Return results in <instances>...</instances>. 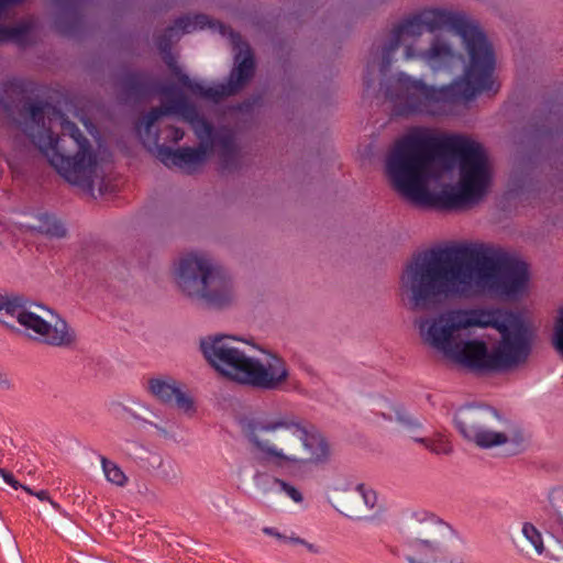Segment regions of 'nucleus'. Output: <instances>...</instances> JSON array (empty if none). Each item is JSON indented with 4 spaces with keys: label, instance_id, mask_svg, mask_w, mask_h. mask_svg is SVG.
<instances>
[{
    "label": "nucleus",
    "instance_id": "nucleus-36",
    "mask_svg": "<svg viewBox=\"0 0 563 563\" xmlns=\"http://www.w3.org/2000/svg\"><path fill=\"white\" fill-rule=\"evenodd\" d=\"M0 477L3 479V482L8 485H10L13 488H18L19 482L14 478L13 474L9 471H5L4 468H0Z\"/></svg>",
    "mask_w": 563,
    "mask_h": 563
},
{
    "label": "nucleus",
    "instance_id": "nucleus-34",
    "mask_svg": "<svg viewBox=\"0 0 563 563\" xmlns=\"http://www.w3.org/2000/svg\"><path fill=\"white\" fill-rule=\"evenodd\" d=\"M165 134H166L165 139L169 142H174V143H177L178 141H180L185 135V133L181 129L174 126V125L168 126L165 130Z\"/></svg>",
    "mask_w": 563,
    "mask_h": 563
},
{
    "label": "nucleus",
    "instance_id": "nucleus-5",
    "mask_svg": "<svg viewBox=\"0 0 563 563\" xmlns=\"http://www.w3.org/2000/svg\"><path fill=\"white\" fill-rule=\"evenodd\" d=\"M426 30H450L459 35L468 55L464 74L452 82L429 85L399 71L383 85L393 112L400 117L442 118L454 113L459 102H470L483 92H496L495 55L478 25L461 11L430 8L419 12Z\"/></svg>",
    "mask_w": 563,
    "mask_h": 563
},
{
    "label": "nucleus",
    "instance_id": "nucleus-1",
    "mask_svg": "<svg viewBox=\"0 0 563 563\" xmlns=\"http://www.w3.org/2000/svg\"><path fill=\"white\" fill-rule=\"evenodd\" d=\"M385 167L391 186L408 202L448 211L481 201L493 177L488 155L478 142L421 128L395 143Z\"/></svg>",
    "mask_w": 563,
    "mask_h": 563
},
{
    "label": "nucleus",
    "instance_id": "nucleus-11",
    "mask_svg": "<svg viewBox=\"0 0 563 563\" xmlns=\"http://www.w3.org/2000/svg\"><path fill=\"white\" fill-rule=\"evenodd\" d=\"M454 424L466 441L481 449L504 448L508 454L515 455L527 444L523 430L488 406L467 405L459 408Z\"/></svg>",
    "mask_w": 563,
    "mask_h": 563
},
{
    "label": "nucleus",
    "instance_id": "nucleus-43",
    "mask_svg": "<svg viewBox=\"0 0 563 563\" xmlns=\"http://www.w3.org/2000/svg\"><path fill=\"white\" fill-rule=\"evenodd\" d=\"M143 408H144L146 411L152 412V411L150 410V408H147V407H145V406H143Z\"/></svg>",
    "mask_w": 563,
    "mask_h": 563
},
{
    "label": "nucleus",
    "instance_id": "nucleus-3",
    "mask_svg": "<svg viewBox=\"0 0 563 563\" xmlns=\"http://www.w3.org/2000/svg\"><path fill=\"white\" fill-rule=\"evenodd\" d=\"M163 59L192 95L218 101L253 77V53L240 34L206 14L185 15L157 37Z\"/></svg>",
    "mask_w": 563,
    "mask_h": 563
},
{
    "label": "nucleus",
    "instance_id": "nucleus-37",
    "mask_svg": "<svg viewBox=\"0 0 563 563\" xmlns=\"http://www.w3.org/2000/svg\"><path fill=\"white\" fill-rule=\"evenodd\" d=\"M26 110L32 119H35V101H29L26 103Z\"/></svg>",
    "mask_w": 563,
    "mask_h": 563
},
{
    "label": "nucleus",
    "instance_id": "nucleus-4",
    "mask_svg": "<svg viewBox=\"0 0 563 563\" xmlns=\"http://www.w3.org/2000/svg\"><path fill=\"white\" fill-rule=\"evenodd\" d=\"M422 342L476 372H500L525 363L531 332L522 318L498 308L450 309L415 321Z\"/></svg>",
    "mask_w": 563,
    "mask_h": 563
},
{
    "label": "nucleus",
    "instance_id": "nucleus-41",
    "mask_svg": "<svg viewBox=\"0 0 563 563\" xmlns=\"http://www.w3.org/2000/svg\"><path fill=\"white\" fill-rule=\"evenodd\" d=\"M36 110H37V118H38V117H40V112H41V110H42V107H41V104H40V102H38V101H37ZM38 121H40V120L37 119V122H38Z\"/></svg>",
    "mask_w": 563,
    "mask_h": 563
},
{
    "label": "nucleus",
    "instance_id": "nucleus-7",
    "mask_svg": "<svg viewBox=\"0 0 563 563\" xmlns=\"http://www.w3.org/2000/svg\"><path fill=\"white\" fill-rule=\"evenodd\" d=\"M253 451L267 464L290 472L325 463L330 448L301 419L278 410L260 411L239 421Z\"/></svg>",
    "mask_w": 563,
    "mask_h": 563
},
{
    "label": "nucleus",
    "instance_id": "nucleus-35",
    "mask_svg": "<svg viewBox=\"0 0 563 563\" xmlns=\"http://www.w3.org/2000/svg\"><path fill=\"white\" fill-rule=\"evenodd\" d=\"M263 532L267 536H271V537H274L276 538L277 540H279L280 542L283 543H290L289 542V537L290 536H287L285 533H280L278 530H276L275 528H271V527H265L263 529Z\"/></svg>",
    "mask_w": 563,
    "mask_h": 563
},
{
    "label": "nucleus",
    "instance_id": "nucleus-32",
    "mask_svg": "<svg viewBox=\"0 0 563 563\" xmlns=\"http://www.w3.org/2000/svg\"><path fill=\"white\" fill-rule=\"evenodd\" d=\"M37 500L43 504V510L48 512L49 509L53 511L59 510V506L51 499L48 496V493L46 490H38L37 492Z\"/></svg>",
    "mask_w": 563,
    "mask_h": 563
},
{
    "label": "nucleus",
    "instance_id": "nucleus-30",
    "mask_svg": "<svg viewBox=\"0 0 563 563\" xmlns=\"http://www.w3.org/2000/svg\"><path fill=\"white\" fill-rule=\"evenodd\" d=\"M553 342L555 349L563 355V309L561 310L560 318L554 329Z\"/></svg>",
    "mask_w": 563,
    "mask_h": 563
},
{
    "label": "nucleus",
    "instance_id": "nucleus-6",
    "mask_svg": "<svg viewBox=\"0 0 563 563\" xmlns=\"http://www.w3.org/2000/svg\"><path fill=\"white\" fill-rule=\"evenodd\" d=\"M158 92L166 102L152 109L136 130L144 146L155 151L165 166L192 173L214 146L223 169L240 166L241 154L232 132L220 131L213 135L212 125L183 93H176L174 85H162Z\"/></svg>",
    "mask_w": 563,
    "mask_h": 563
},
{
    "label": "nucleus",
    "instance_id": "nucleus-17",
    "mask_svg": "<svg viewBox=\"0 0 563 563\" xmlns=\"http://www.w3.org/2000/svg\"><path fill=\"white\" fill-rule=\"evenodd\" d=\"M150 393L166 405H174L184 412L194 410L192 398L183 389V384L170 376L148 379Z\"/></svg>",
    "mask_w": 563,
    "mask_h": 563
},
{
    "label": "nucleus",
    "instance_id": "nucleus-29",
    "mask_svg": "<svg viewBox=\"0 0 563 563\" xmlns=\"http://www.w3.org/2000/svg\"><path fill=\"white\" fill-rule=\"evenodd\" d=\"M125 85L130 90H134L140 93H144L150 90L145 76L139 73L129 75L125 78Z\"/></svg>",
    "mask_w": 563,
    "mask_h": 563
},
{
    "label": "nucleus",
    "instance_id": "nucleus-9",
    "mask_svg": "<svg viewBox=\"0 0 563 563\" xmlns=\"http://www.w3.org/2000/svg\"><path fill=\"white\" fill-rule=\"evenodd\" d=\"M179 291L192 302L212 310H224L239 299L233 275L206 253H189L174 267Z\"/></svg>",
    "mask_w": 563,
    "mask_h": 563
},
{
    "label": "nucleus",
    "instance_id": "nucleus-13",
    "mask_svg": "<svg viewBox=\"0 0 563 563\" xmlns=\"http://www.w3.org/2000/svg\"><path fill=\"white\" fill-rule=\"evenodd\" d=\"M32 301L20 294H0V322L32 339L27 332L35 331V313L30 311Z\"/></svg>",
    "mask_w": 563,
    "mask_h": 563
},
{
    "label": "nucleus",
    "instance_id": "nucleus-19",
    "mask_svg": "<svg viewBox=\"0 0 563 563\" xmlns=\"http://www.w3.org/2000/svg\"><path fill=\"white\" fill-rule=\"evenodd\" d=\"M24 0H0V14L7 9L16 5ZM31 31L30 23H19L12 27H5L0 25V43L14 42L18 44L24 43Z\"/></svg>",
    "mask_w": 563,
    "mask_h": 563
},
{
    "label": "nucleus",
    "instance_id": "nucleus-8",
    "mask_svg": "<svg viewBox=\"0 0 563 563\" xmlns=\"http://www.w3.org/2000/svg\"><path fill=\"white\" fill-rule=\"evenodd\" d=\"M238 341L225 334L207 335L199 340V350L218 373L242 385L276 390L288 380L289 368L279 354L260 349V355H249Z\"/></svg>",
    "mask_w": 563,
    "mask_h": 563
},
{
    "label": "nucleus",
    "instance_id": "nucleus-14",
    "mask_svg": "<svg viewBox=\"0 0 563 563\" xmlns=\"http://www.w3.org/2000/svg\"><path fill=\"white\" fill-rule=\"evenodd\" d=\"M454 538L452 528L434 515L417 511L407 527V540L430 543V545H448Z\"/></svg>",
    "mask_w": 563,
    "mask_h": 563
},
{
    "label": "nucleus",
    "instance_id": "nucleus-38",
    "mask_svg": "<svg viewBox=\"0 0 563 563\" xmlns=\"http://www.w3.org/2000/svg\"><path fill=\"white\" fill-rule=\"evenodd\" d=\"M0 387L1 388H8L9 387V380L8 378L0 373Z\"/></svg>",
    "mask_w": 563,
    "mask_h": 563
},
{
    "label": "nucleus",
    "instance_id": "nucleus-21",
    "mask_svg": "<svg viewBox=\"0 0 563 563\" xmlns=\"http://www.w3.org/2000/svg\"><path fill=\"white\" fill-rule=\"evenodd\" d=\"M264 479L266 486L263 487V490L265 493L284 494L296 504H299L303 500V496L300 490L291 483L275 476H264Z\"/></svg>",
    "mask_w": 563,
    "mask_h": 563
},
{
    "label": "nucleus",
    "instance_id": "nucleus-15",
    "mask_svg": "<svg viewBox=\"0 0 563 563\" xmlns=\"http://www.w3.org/2000/svg\"><path fill=\"white\" fill-rule=\"evenodd\" d=\"M37 340L56 347H70L77 335L58 313L37 302Z\"/></svg>",
    "mask_w": 563,
    "mask_h": 563
},
{
    "label": "nucleus",
    "instance_id": "nucleus-12",
    "mask_svg": "<svg viewBox=\"0 0 563 563\" xmlns=\"http://www.w3.org/2000/svg\"><path fill=\"white\" fill-rule=\"evenodd\" d=\"M426 30L420 13H416L393 27L388 40L371 51L369 59L367 62V73L374 71L375 68L384 74L397 60L396 55L400 47L404 52L407 46H415L413 42L417 41Z\"/></svg>",
    "mask_w": 563,
    "mask_h": 563
},
{
    "label": "nucleus",
    "instance_id": "nucleus-26",
    "mask_svg": "<svg viewBox=\"0 0 563 563\" xmlns=\"http://www.w3.org/2000/svg\"><path fill=\"white\" fill-rule=\"evenodd\" d=\"M354 489L345 494L342 501V510L345 516L354 519L364 518L362 499H354Z\"/></svg>",
    "mask_w": 563,
    "mask_h": 563
},
{
    "label": "nucleus",
    "instance_id": "nucleus-31",
    "mask_svg": "<svg viewBox=\"0 0 563 563\" xmlns=\"http://www.w3.org/2000/svg\"><path fill=\"white\" fill-rule=\"evenodd\" d=\"M289 542L291 544H300V545L305 547L307 549V551L312 553V554H321V553H323V550H322L321 547H319V545H317L314 543H310V542L306 541L302 538L296 537L294 533L290 534Z\"/></svg>",
    "mask_w": 563,
    "mask_h": 563
},
{
    "label": "nucleus",
    "instance_id": "nucleus-24",
    "mask_svg": "<svg viewBox=\"0 0 563 563\" xmlns=\"http://www.w3.org/2000/svg\"><path fill=\"white\" fill-rule=\"evenodd\" d=\"M413 441L422 444L434 454L448 455L452 452V445L443 435H437L433 439L413 437Z\"/></svg>",
    "mask_w": 563,
    "mask_h": 563
},
{
    "label": "nucleus",
    "instance_id": "nucleus-10",
    "mask_svg": "<svg viewBox=\"0 0 563 563\" xmlns=\"http://www.w3.org/2000/svg\"><path fill=\"white\" fill-rule=\"evenodd\" d=\"M62 130L59 136L51 132L37 133V152L67 183L92 191L97 153L74 122L63 120Z\"/></svg>",
    "mask_w": 563,
    "mask_h": 563
},
{
    "label": "nucleus",
    "instance_id": "nucleus-40",
    "mask_svg": "<svg viewBox=\"0 0 563 563\" xmlns=\"http://www.w3.org/2000/svg\"><path fill=\"white\" fill-rule=\"evenodd\" d=\"M364 81H365V85H366L367 87H369V86L372 85V82H373V78H369V77H367V76H366V77H365V79H364Z\"/></svg>",
    "mask_w": 563,
    "mask_h": 563
},
{
    "label": "nucleus",
    "instance_id": "nucleus-2",
    "mask_svg": "<svg viewBox=\"0 0 563 563\" xmlns=\"http://www.w3.org/2000/svg\"><path fill=\"white\" fill-rule=\"evenodd\" d=\"M525 263L485 245L432 247L408 260L399 276V292L410 311L434 312L455 298L492 294L517 299L528 287Z\"/></svg>",
    "mask_w": 563,
    "mask_h": 563
},
{
    "label": "nucleus",
    "instance_id": "nucleus-42",
    "mask_svg": "<svg viewBox=\"0 0 563 563\" xmlns=\"http://www.w3.org/2000/svg\"><path fill=\"white\" fill-rule=\"evenodd\" d=\"M24 489H25V490H26L31 496H32V495H34V493H33V490H32V489L26 488V487H24Z\"/></svg>",
    "mask_w": 563,
    "mask_h": 563
},
{
    "label": "nucleus",
    "instance_id": "nucleus-25",
    "mask_svg": "<svg viewBox=\"0 0 563 563\" xmlns=\"http://www.w3.org/2000/svg\"><path fill=\"white\" fill-rule=\"evenodd\" d=\"M395 420L410 434L413 439L416 433L422 428L421 421L410 415L404 408L395 409Z\"/></svg>",
    "mask_w": 563,
    "mask_h": 563
},
{
    "label": "nucleus",
    "instance_id": "nucleus-16",
    "mask_svg": "<svg viewBox=\"0 0 563 563\" xmlns=\"http://www.w3.org/2000/svg\"><path fill=\"white\" fill-rule=\"evenodd\" d=\"M460 57L453 44L443 35H437L427 49L407 46L404 60H423L432 70H440L452 65Z\"/></svg>",
    "mask_w": 563,
    "mask_h": 563
},
{
    "label": "nucleus",
    "instance_id": "nucleus-20",
    "mask_svg": "<svg viewBox=\"0 0 563 563\" xmlns=\"http://www.w3.org/2000/svg\"><path fill=\"white\" fill-rule=\"evenodd\" d=\"M521 533L537 555L545 558L550 563H563L562 556L554 555L545 549L543 536L533 523L525 522L521 528Z\"/></svg>",
    "mask_w": 563,
    "mask_h": 563
},
{
    "label": "nucleus",
    "instance_id": "nucleus-39",
    "mask_svg": "<svg viewBox=\"0 0 563 563\" xmlns=\"http://www.w3.org/2000/svg\"><path fill=\"white\" fill-rule=\"evenodd\" d=\"M84 124H85V126L87 128V130H88L91 134H93V131H96L95 125H93L92 123L88 122V121H84Z\"/></svg>",
    "mask_w": 563,
    "mask_h": 563
},
{
    "label": "nucleus",
    "instance_id": "nucleus-18",
    "mask_svg": "<svg viewBox=\"0 0 563 563\" xmlns=\"http://www.w3.org/2000/svg\"><path fill=\"white\" fill-rule=\"evenodd\" d=\"M410 553L405 559L408 563H440L439 556L446 550V545H430V543L406 541Z\"/></svg>",
    "mask_w": 563,
    "mask_h": 563
},
{
    "label": "nucleus",
    "instance_id": "nucleus-33",
    "mask_svg": "<svg viewBox=\"0 0 563 563\" xmlns=\"http://www.w3.org/2000/svg\"><path fill=\"white\" fill-rule=\"evenodd\" d=\"M122 410L128 413L132 419L143 423V424H151L153 426L157 431H159L161 433L163 434H166L167 431L165 428H163L162 426L157 424V423H154V422H151L148 421L147 419L141 417L139 413L132 411L131 409L126 408V407H122Z\"/></svg>",
    "mask_w": 563,
    "mask_h": 563
},
{
    "label": "nucleus",
    "instance_id": "nucleus-28",
    "mask_svg": "<svg viewBox=\"0 0 563 563\" xmlns=\"http://www.w3.org/2000/svg\"><path fill=\"white\" fill-rule=\"evenodd\" d=\"M158 471L159 475L169 483H174L179 479V467L170 460H159Z\"/></svg>",
    "mask_w": 563,
    "mask_h": 563
},
{
    "label": "nucleus",
    "instance_id": "nucleus-23",
    "mask_svg": "<svg viewBox=\"0 0 563 563\" xmlns=\"http://www.w3.org/2000/svg\"><path fill=\"white\" fill-rule=\"evenodd\" d=\"M100 461L102 471L108 482L121 487L128 483L126 475L117 463L108 460L104 456H101Z\"/></svg>",
    "mask_w": 563,
    "mask_h": 563
},
{
    "label": "nucleus",
    "instance_id": "nucleus-22",
    "mask_svg": "<svg viewBox=\"0 0 563 563\" xmlns=\"http://www.w3.org/2000/svg\"><path fill=\"white\" fill-rule=\"evenodd\" d=\"M37 233L48 238H63L66 230L55 216L42 213L37 216Z\"/></svg>",
    "mask_w": 563,
    "mask_h": 563
},
{
    "label": "nucleus",
    "instance_id": "nucleus-27",
    "mask_svg": "<svg viewBox=\"0 0 563 563\" xmlns=\"http://www.w3.org/2000/svg\"><path fill=\"white\" fill-rule=\"evenodd\" d=\"M353 497L354 499H362L364 517H366L367 511L374 509L377 503L376 493L373 489L367 488L364 484H358L355 486Z\"/></svg>",
    "mask_w": 563,
    "mask_h": 563
}]
</instances>
